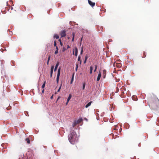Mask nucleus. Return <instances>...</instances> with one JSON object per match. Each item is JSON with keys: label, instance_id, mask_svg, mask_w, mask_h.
Instances as JSON below:
<instances>
[{"label": "nucleus", "instance_id": "nucleus-7", "mask_svg": "<svg viewBox=\"0 0 159 159\" xmlns=\"http://www.w3.org/2000/svg\"><path fill=\"white\" fill-rule=\"evenodd\" d=\"M60 70H61V68H59V69L58 70L57 74V78H59V76L60 75Z\"/></svg>", "mask_w": 159, "mask_h": 159}, {"label": "nucleus", "instance_id": "nucleus-1", "mask_svg": "<svg viewBox=\"0 0 159 159\" xmlns=\"http://www.w3.org/2000/svg\"><path fill=\"white\" fill-rule=\"evenodd\" d=\"M74 134L75 133H74L73 136H72L71 134H70L68 136L69 141L72 144H74L77 140L76 136Z\"/></svg>", "mask_w": 159, "mask_h": 159}, {"label": "nucleus", "instance_id": "nucleus-22", "mask_svg": "<svg viewBox=\"0 0 159 159\" xmlns=\"http://www.w3.org/2000/svg\"><path fill=\"white\" fill-rule=\"evenodd\" d=\"M58 52V50H56L55 52V54H56Z\"/></svg>", "mask_w": 159, "mask_h": 159}, {"label": "nucleus", "instance_id": "nucleus-28", "mask_svg": "<svg viewBox=\"0 0 159 159\" xmlns=\"http://www.w3.org/2000/svg\"><path fill=\"white\" fill-rule=\"evenodd\" d=\"M52 73H53V71H51V73H50V76H51V77H52Z\"/></svg>", "mask_w": 159, "mask_h": 159}, {"label": "nucleus", "instance_id": "nucleus-38", "mask_svg": "<svg viewBox=\"0 0 159 159\" xmlns=\"http://www.w3.org/2000/svg\"><path fill=\"white\" fill-rule=\"evenodd\" d=\"M69 48V46H67V48Z\"/></svg>", "mask_w": 159, "mask_h": 159}, {"label": "nucleus", "instance_id": "nucleus-32", "mask_svg": "<svg viewBox=\"0 0 159 159\" xmlns=\"http://www.w3.org/2000/svg\"><path fill=\"white\" fill-rule=\"evenodd\" d=\"M44 89H43V90L42 91V93H44Z\"/></svg>", "mask_w": 159, "mask_h": 159}, {"label": "nucleus", "instance_id": "nucleus-20", "mask_svg": "<svg viewBox=\"0 0 159 159\" xmlns=\"http://www.w3.org/2000/svg\"><path fill=\"white\" fill-rule=\"evenodd\" d=\"M54 66H52L51 67V71H53V69H54Z\"/></svg>", "mask_w": 159, "mask_h": 159}, {"label": "nucleus", "instance_id": "nucleus-17", "mask_svg": "<svg viewBox=\"0 0 159 159\" xmlns=\"http://www.w3.org/2000/svg\"><path fill=\"white\" fill-rule=\"evenodd\" d=\"M26 141L28 143H30V141L28 139H26Z\"/></svg>", "mask_w": 159, "mask_h": 159}, {"label": "nucleus", "instance_id": "nucleus-34", "mask_svg": "<svg viewBox=\"0 0 159 159\" xmlns=\"http://www.w3.org/2000/svg\"><path fill=\"white\" fill-rule=\"evenodd\" d=\"M59 41H60V43L61 44V45H62V44L61 43V40H59Z\"/></svg>", "mask_w": 159, "mask_h": 159}, {"label": "nucleus", "instance_id": "nucleus-27", "mask_svg": "<svg viewBox=\"0 0 159 159\" xmlns=\"http://www.w3.org/2000/svg\"><path fill=\"white\" fill-rule=\"evenodd\" d=\"M80 56H79L78 57V61H80Z\"/></svg>", "mask_w": 159, "mask_h": 159}, {"label": "nucleus", "instance_id": "nucleus-31", "mask_svg": "<svg viewBox=\"0 0 159 159\" xmlns=\"http://www.w3.org/2000/svg\"><path fill=\"white\" fill-rule=\"evenodd\" d=\"M69 102V101H68V100H67V102H66V105H67V104Z\"/></svg>", "mask_w": 159, "mask_h": 159}, {"label": "nucleus", "instance_id": "nucleus-36", "mask_svg": "<svg viewBox=\"0 0 159 159\" xmlns=\"http://www.w3.org/2000/svg\"><path fill=\"white\" fill-rule=\"evenodd\" d=\"M56 48L57 49V50H58V48L57 46H56Z\"/></svg>", "mask_w": 159, "mask_h": 159}, {"label": "nucleus", "instance_id": "nucleus-10", "mask_svg": "<svg viewBox=\"0 0 159 159\" xmlns=\"http://www.w3.org/2000/svg\"><path fill=\"white\" fill-rule=\"evenodd\" d=\"M91 102H89L85 106V107L87 108L88 107H89L91 105Z\"/></svg>", "mask_w": 159, "mask_h": 159}, {"label": "nucleus", "instance_id": "nucleus-8", "mask_svg": "<svg viewBox=\"0 0 159 159\" xmlns=\"http://www.w3.org/2000/svg\"><path fill=\"white\" fill-rule=\"evenodd\" d=\"M72 97V95L71 94H69V96L67 98V100H68V101H69L70 99Z\"/></svg>", "mask_w": 159, "mask_h": 159}, {"label": "nucleus", "instance_id": "nucleus-6", "mask_svg": "<svg viewBox=\"0 0 159 159\" xmlns=\"http://www.w3.org/2000/svg\"><path fill=\"white\" fill-rule=\"evenodd\" d=\"M82 120V119L80 118L77 121V122H75V123L74 124V126H75V125L76 124H77L79 123L80 122H81Z\"/></svg>", "mask_w": 159, "mask_h": 159}, {"label": "nucleus", "instance_id": "nucleus-18", "mask_svg": "<svg viewBox=\"0 0 159 159\" xmlns=\"http://www.w3.org/2000/svg\"><path fill=\"white\" fill-rule=\"evenodd\" d=\"M97 68V65H95V69L94 70V72H95Z\"/></svg>", "mask_w": 159, "mask_h": 159}, {"label": "nucleus", "instance_id": "nucleus-39", "mask_svg": "<svg viewBox=\"0 0 159 159\" xmlns=\"http://www.w3.org/2000/svg\"><path fill=\"white\" fill-rule=\"evenodd\" d=\"M68 39H70V38H69V37H68Z\"/></svg>", "mask_w": 159, "mask_h": 159}, {"label": "nucleus", "instance_id": "nucleus-19", "mask_svg": "<svg viewBox=\"0 0 159 159\" xmlns=\"http://www.w3.org/2000/svg\"><path fill=\"white\" fill-rule=\"evenodd\" d=\"M54 66H52L51 67V71H53V69H54Z\"/></svg>", "mask_w": 159, "mask_h": 159}, {"label": "nucleus", "instance_id": "nucleus-30", "mask_svg": "<svg viewBox=\"0 0 159 159\" xmlns=\"http://www.w3.org/2000/svg\"><path fill=\"white\" fill-rule=\"evenodd\" d=\"M87 59V57H86L85 60V61H84V63H86Z\"/></svg>", "mask_w": 159, "mask_h": 159}, {"label": "nucleus", "instance_id": "nucleus-26", "mask_svg": "<svg viewBox=\"0 0 159 159\" xmlns=\"http://www.w3.org/2000/svg\"><path fill=\"white\" fill-rule=\"evenodd\" d=\"M78 64H77L76 66V68L75 69L76 71L77 70V69H78Z\"/></svg>", "mask_w": 159, "mask_h": 159}, {"label": "nucleus", "instance_id": "nucleus-21", "mask_svg": "<svg viewBox=\"0 0 159 159\" xmlns=\"http://www.w3.org/2000/svg\"><path fill=\"white\" fill-rule=\"evenodd\" d=\"M85 83H84L83 84V89H84L85 88Z\"/></svg>", "mask_w": 159, "mask_h": 159}, {"label": "nucleus", "instance_id": "nucleus-12", "mask_svg": "<svg viewBox=\"0 0 159 159\" xmlns=\"http://www.w3.org/2000/svg\"><path fill=\"white\" fill-rule=\"evenodd\" d=\"M106 71L105 70H103V75L104 76V78H105V76L106 75Z\"/></svg>", "mask_w": 159, "mask_h": 159}, {"label": "nucleus", "instance_id": "nucleus-33", "mask_svg": "<svg viewBox=\"0 0 159 159\" xmlns=\"http://www.w3.org/2000/svg\"><path fill=\"white\" fill-rule=\"evenodd\" d=\"M74 35H73L72 40H74Z\"/></svg>", "mask_w": 159, "mask_h": 159}, {"label": "nucleus", "instance_id": "nucleus-11", "mask_svg": "<svg viewBox=\"0 0 159 159\" xmlns=\"http://www.w3.org/2000/svg\"><path fill=\"white\" fill-rule=\"evenodd\" d=\"M54 38H55V39H59V36L57 34H55L54 35Z\"/></svg>", "mask_w": 159, "mask_h": 159}, {"label": "nucleus", "instance_id": "nucleus-35", "mask_svg": "<svg viewBox=\"0 0 159 159\" xmlns=\"http://www.w3.org/2000/svg\"><path fill=\"white\" fill-rule=\"evenodd\" d=\"M84 120H86L87 121V119L86 118H84Z\"/></svg>", "mask_w": 159, "mask_h": 159}, {"label": "nucleus", "instance_id": "nucleus-9", "mask_svg": "<svg viewBox=\"0 0 159 159\" xmlns=\"http://www.w3.org/2000/svg\"><path fill=\"white\" fill-rule=\"evenodd\" d=\"M59 65V62H57L56 64V65L55 67V69H54V71H56L57 69V68L58 66Z\"/></svg>", "mask_w": 159, "mask_h": 159}, {"label": "nucleus", "instance_id": "nucleus-2", "mask_svg": "<svg viewBox=\"0 0 159 159\" xmlns=\"http://www.w3.org/2000/svg\"><path fill=\"white\" fill-rule=\"evenodd\" d=\"M78 49L77 48H75V49L74 50L73 52V54L75 55L76 57L77 56Z\"/></svg>", "mask_w": 159, "mask_h": 159}, {"label": "nucleus", "instance_id": "nucleus-4", "mask_svg": "<svg viewBox=\"0 0 159 159\" xmlns=\"http://www.w3.org/2000/svg\"><path fill=\"white\" fill-rule=\"evenodd\" d=\"M88 2L89 4H90L92 7L94 6L95 5V3L94 2H93L91 1L88 0Z\"/></svg>", "mask_w": 159, "mask_h": 159}, {"label": "nucleus", "instance_id": "nucleus-16", "mask_svg": "<svg viewBox=\"0 0 159 159\" xmlns=\"http://www.w3.org/2000/svg\"><path fill=\"white\" fill-rule=\"evenodd\" d=\"M73 80H74V75L73 76L72 78V79H71V82H70V84H72L73 81Z\"/></svg>", "mask_w": 159, "mask_h": 159}, {"label": "nucleus", "instance_id": "nucleus-29", "mask_svg": "<svg viewBox=\"0 0 159 159\" xmlns=\"http://www.w3.org/2000/svg\"><path fill=\"white\" fill-rule=\"evenodd\" d=\"M54 45L55 46H56V42L55 41L54 42Z\"/></svg>", "mask_w": 159, "mask_h": 159}, {"label": "nucleus", "instance_id": "nucleus-37", "mask_svg": "<svg viewBox=\"0 0 159 159\" xmlns=\"http://www.w3.org/2000/svg\"><path fill=\"white\" fill-rule=\"evenodd\" d=\"M53 98V96H52V97H51V98Z\"/></svg>", "mask_w": 159, "mask_h": 159}, {"label": "nucleus", "instance_id": "nucleus-24", "mask_svg": "<svg viewBox=\"0 0 159 159\" xmlns=\"http://www.w3.org/2000/svg\"><path fill=\"white\" fill-rule=\"evenodd\" d=\"M59 78L57 77V83H58Z\"/></svg>", "mask_w": 159, "mask_h": 159}, {"label": "nucleus", "instance_id": "nucleus-23", "mask_svg": "<svg viewBox=\"0 0 159 159\" xmlns=\"http://www.w3.org/2000/svg\"><path fill=\"white\" fill-rule=\"evenodd\" d=\"M83 48H81V51L80 52V54H82L83 53Z\"/></svg>", "mask_w": 159, "mask_h": 159}, {"label": "nucleus", "instance_id": "nucleus-14", "mask_svg": "<svg viewBox=\"0 0 159 159\" xmlns=\"http://www.w3.org/2000/svg\"><path fill=\"white\" fill-rule=\"evenodd\" d=\"M45 83L46 82L45 81L44 83L43 84L42 87L43 89H44V88L45 85Z\"/></svg>", "mask_w": 159, "mask_h": 159}, {"label": "nucleus", "instance_id": "nucleus-25", "mask_svg": "<svg viewBox=\"0 0 159 159\" xmlns=\"http://www.w3.org/2000/svg\"><path fill=\"white\" fill-rule=\"evenodd\" d=\"M50 56L49 57H48V62H47V64H48V63H49V60H50Z\"/></svg>", "mask_w": 159, "mask_h": 159}, {"label": "nucleus", "instance_id": "nucleus-15", "mask_svg": "<svg viewBox=\"0 0 159 159\" xmlns=\"http://www.w3.org/2000/svg\"><path fill=\"white\" fill-rule=\"evenodd\" d=\"M61 86H62V84H61L60 86V87H59V89H58V90L57 92H59L60 91V90L61 89Z\"/></svg>", "mask_w": 159, "mask_h": 159}, {"label": "nucleus", "instance_id": "nucleus-5", "mask_svg": "<svg viewBox=\"0 0 159 159\" xmlns=\"http://www.w3.org/2000/svg\"><path fill=\"white\" fill-rule=\"evenodd\" d=\"M101 72L100 71H99V72L97 78V80L98 81H99V80L100 77H101Z\"/></svg>", "mask_w": 159, "mask_h": 159}, {"label": "nucleus", "instance_id": "nucleus-13", "mask_svg": "<svg viewBox=\"0 0 159 159\" xmlns=\"http://www.w3.org/2000/svg\"><path fill=\"white\" fill-rule=\"evenodd\" d=\"M93 68L92 66H91L90 67V74H92V72Z\"/></svg>", "mask_w": 159, "mask_h": 159}, {"label": "nucleus", "instance_id": "nucleus-3", "mask_svg": "<svg viewBox=\"0 0 159 159\" xmlns=\"http://www.w3.org/2000/svg\"><path fill=\"white\" fill-rule=\"evenodd\" d=\"M60 34L61 37H64L66 35V32L64 30H63L61 32Z\"/></svg>", "mask_w": 159, "mask_h": 159}]
</instances>
